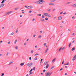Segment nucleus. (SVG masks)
<instances>
[{"label":"nucleus","mask_w":76,"mask_h":76,"mask_svg":"<svg viewBox=\"0 0 76 76\" xmlns=\"http://www.w3.org/2000/svg\"><path fill=\"white\" fill-rule=\"evenodd\" d=\"M43 15H44L45 16H47L48 17H51V15H50V14L47 13H44Z\"/></svg>","instance_id":"f257e3e1"},{"label":"nucleus","mask_w":76,"mask_h":76,"mask_svg":"<svg viewBox=\"0 0 76 76\" xmlns=\"http://www.w3.org/2000/svg\"><path fill=\"white\" fill-rule=\"evenodd\" d=\"M53 73V72H48L46 73V76H50Z\"/></svg>","instance_id":"f03ea898"},{"label":"nucleus","mask_w":76,"mask_h":76,"mask_svg":"<svg viewBox=\"0 0 76 76\" xmlns=\"http://www.w3.org/2000/svg\"><path fill=\"white\" fill-rule=\"evenodd\" d=\"M32 64V63H31L30 64H29V63H28L27 64H26V66H29V67H31Z\"/></svg>","instance_id":"7ed1b4c3"},{"label":"nucleus","mask_w":76,"mask_h":76,"mask_svg":"<svg viewBox=\"0 0 76 76\" xmlns=\"http://www.w3.org/2000/svg\"><path fill=\"white\" fill-rule=\"evenodd\" d=\"M43 2L44 3H45V1H44V0H39V3L40 4H42V3H43Z\"/></svg>","instance_id":"20e7f679"},{"label":"nucleus","mask_w":76,"mask_h":76,"mask_svg":"<svg viewBox=\"0 0 76 76\" xmlns=\"http://www.w3.org/2000/svg\"><path fill=\"white\" fill-rule=\"evenodd\" d=\"M12 13V11H10L9 12H7L6 13V15H8V14H10Z\"/></svg>","instance_id":"39448f33"},{"label":"nucleus","mask_w":76,"mask_h":76,"mask_svg":"<svg viewBox=\"0 0 76 76\" xmlns=\"http://www.w3.org/2000/svg\"><path fill=\"white\" fill-rule=\"evenodd\" d=\"M49 4L50 6H53V5H54L55 4L53 3H49Z\"/></svg>","instance_id":"423d86ee"},{"label":"nucleus","mask_w":76,"mask_h":76,"mask_svg":"<svg viewBox=\"0 0 76 76\" xmlns=\"http://www.w3.org/2000/svg\"><path fill=\"white\" fill-rule=\"evenodd\" d=\"M28 9H32V8H33V7H32V6H28Z\"/></svg>","instance_id":"0eeeda50"},{"label":"nucleus","mask_w":76,"mask_h":76,"mask_svg":"<svg viewBox=\"0 0 76 76\" xmlns=\"http://www.w3.org/2000/svg\"><path fill=\"white\" fill-rule=\"evenodd\" d=\"M76 55H75L73 57L72 60H73V61H74V60H75V59H76Z\"/></svg>","instance_id":"6e6552de"},{"label":"nucleus","mask_w":76,"mask_h":76,"mask_svg":"<svg viewBox=\"0 0 76 76\" xmlns=\"http://www.w3.org/2000/svg\"><path fill=\"white\" fill-rule=\"evenodd\" d=\"M48 63V61H46L45 63H44V64L45 65H46V64H47Z\"/></svg>","instance_id":"1a4fd4ad"},{"label":"nucleus","mask_w":76,"mask_h":76,"mask_svg":"<svg viewBox=\"0 0 76 76\" xmlns=\"http://www.w3.org/2000/svg\"><path fill=\"white\" fill-rule=\"evenodd\" d=\"M48 48H47V49L45 50V53H46L48 51Z\"/></svg>","instance_id":"9d476101"},{"label":"nucleus","mask_w":76,"mask_h":76,"mask_svg":"<svg viewBox=\"0 0 76 76\" xmlns=\"http://www.w3.org/2000/svg\"><path fill=\"white\" fill-rule=\"evenodd\" d=\"M36 4H39V0L38 1H37L35 2Z\"/></svg>","instance_id":"9b49d317"},{"label":"nucleus","mask_w":76,"mask_h":76,"mask_svg":"<svg viewBox=\"0 0 76 76\" xmlns=\"http://www.w3.org/2000/svg\"><path fill=\"white\" fill-rule=\"evenodd\" d=\"M4 5V4H1V6H0V8H1V7H3Z\"/></svg>","instance_id":"f8f14e48"},{"label":"nucleus","mask_w":76,"mask_h":76,"mask_svg":"<svg viewBox=\"0 0 76 76\" xmlns=\"http://www.w3.org/2000/svg\"><path fill=\"white\" fill-rule=\"evenodd\" d=\"M40 20L41 21V22H44V19L42 18H41Z\"/></svg>","instance_id":"ddd939ff"},{"label":"nucleus","mask_w":76,"mask_h":76,"mask_svg":"<svg viewBox=\"0 0 76 76\" xmlns=\"http://www.w3.org/2000/svg\"><path fill=\"white\" fill-rule=\"evenodd\" d=\"M72 7H76V4H74L72 5Z\"/></svg>","instance_id":"4468645a"},{"label":"nucleus","mask_w":76,"mask_h":76,"mask_svg":"<svg viewBox=\"0 0 76 76\" xmlns=\"http://www.w3.org/2000/svg\"><path fill=\"white\" fill-rule=\"evenodd\" d=\"M61 19H62V17H59L58 18V20H61Z\"/></svg>","instance_id":"2eb2a0df"},{"label":"nucleus","mask_w":76,"mask_h":76,"mask_svg":"<svg viewBox=\"0 0 76 76\" xmlns=\"http://www.w3.org/2000/svg\"><path fill=\"white\" fill-rule=\"evenodd\" d=\"M56 58H54L52 61V63H53V62H54V61H55V60H56Z\"/></svg>","instance_id":"dca6fc26"},{"label":"nucleus","mask_w":76,"mask_h":76,"mask_svg":"<svg viewBox=\"0 0 76 76\" xmlns=\"http://www.w3.org/2000/svg\"><path fill=\"white\" fill-rule=\"evenodd\" d=\"M56 0H50V2H54V1H56Z\"/></svg>","instance_id":"f3484780"},{"label":"nucleus","mask_w":76,"mask_h":76,"mask_svg":"<svg viewBox=\"0 0 76 76\" xmlns=\"http://www.w3.org/2000/svg\"><path fill=\"white\" fill-rule=\"evenodd\" d=\"M34 52V50H32L30 52V53L31 54H33Z\"/></svg>","instance_id":"a211bd4d"},{"label":"nucleus","mask_w":76,"mask_h":76,"mask_svg":"<svg viewBox=\"0 0 76 76\" xmlns=\"http://www.w3.org/2000/svg\"><path fill=\"white\" fill-rule=\"evenodd\" d=\"M49 66V64H48L46 66V69H48V67Z\"/></svg>","instance_id":"6ab92c4d"},{"label":"nucleus","mask_w":76,"mask_h":76,"mask_svg":"<svg viewBox=\"0 0 76 76\" xmlns=\"http://www.w3.org/2000/svg\"><path fill=\"white\" fill-rule=\"evenodd\" d=\"M70 2H66V4H70Z\"/></svg>","instance_id":"aec40b11"},{"label":"nucleus","mask_w":76,"mask_h":76,"mask_svg":"<svg viewBox=\"0 0 76 76\" xmlns=\"http://www.w3.org/2000/svg\"><path fill=\"white\" fill-rule=\"evenodd\" d=\"M75 50V48H73L72 49V51H74Z\"/></svg>","instance_id":"412c9836"},{"label":"nucleus","mask_w":76,"mask_h":76,"mask_svg":"<svg viewBox=\"0 0 76 76\" xmlns=\"http://www.w3.org/2000/svg\"><path fill=\"white\" fill-rule=\"evenodd\" d=\"M25 7H26V9H28L29 8V7H27V6H25Z\"/></svg>","instance_id":"4be33fe9"},{"label":"nucleus","mask_w":76,"mask_h":76,"mask_svg":"<svg viewBox=\"0 0 76 76\" xmlns=\"http://www.w3.org/2000/svg\"><path fill=\"white\" fill-rule=\"evenodd\" d=\"M16 42H17V40H15V42H14V44H16Z\"/></svg>","instance_id":"5701e85b"},{"label":"nucleus","mask_w":76,"mask_h":76,"mask_svg":"<svg viewBox=\"0 0 76 76\" xmlns=\"http://www.w3.org/2000/svg\"><path fill=\"white\" fill-rule=\"evenodd\" d=\"M37 55H39V54H38V53H36L34 55V56H37Z\"/></svg>","instance_id":"b1692460"},{"label":"nucleus","mask_w":76,"mask_h":76,"mask_svg":"<svg viewBox=\"0 0 76 76\" xmlns=\"http://www.w3.org/2000/svg\"><path fill=\"white\" fill-rule=\"evenodd\" d=\"M24 63H21L20 64V65H21V66H23V65H24Z\"/></svg>","instance_id":"393cba45"},{"label":"nucleus","mask_w":76,"mask_h":76,"mask_svg":"<svg viewBox=\"0 0 76 76\" xmlns=\"http://www.w3.org/2000/svg\"><path fill=\"white\" fill-rule=\"evenodd\" d=\"M72 45V43H70L69 45V48L70 47V46Z\"/></svg>","instance_id":"a878e982"},{"label":"nucleus","mask_w":76,"mask_h":76,"mask_svg":"<svg viewBox=\"0 0 76 76\" xmlns=\"http://www.w3.org/2000/svg\"><path fill=\"white\" fill-rule=\"evenodd\" d=\"M4 1H4V0H2V1L1 2V3L2 4H3V3H4Z\"/></svg>","instance_id":"bb28decb"},{"label":"nucleus","mask_w":76,"mask_h":76,"mask_svg":"<svg viewBox=\"0 0 76 76\" xmlns=\"http://www.w3.org/2000/svg\"><path fill=\"white\" fill-rule=\"evenodd\" d=\"M30 74L29 75H32V73H33V72H29Z\"/></svg>","instance_id":"cd10ccee"},{"label":"nucleus","mask_w":76,"mask_h":76,"mask_svg":"<svg viewBox=\"0 0 76 76\" xmlns=\"http://www.w3.org/2000/svg\"><path fill=\"white\" fill-rule=\"evenodd\" d=\"M42 15L41 14H37V16H41Z\"/></svg>","instance_id":"c85d7f7f"},{"label":"nucleus","mask_w":76,"mask_h":76,"mask_svg":"<svg viewBox=\"0 0 76 76\" xmlns=\"http://www.w3.org/2000/svg\"><path fill=\"white\" fill-rule=\"evenodd\" d=\"M42 18H45V16L44 15H42Z\"/></svg>","instance_id":"c756f323"},{"label":"nucleus","mask_w":76,"mask_h":76,"mask_svg":"<svg viewBox=\"0 0 76 76\" xmlns=\"http://www.w3.org/2000/svg\"><path fill=\"white\" fill-rule=\"evenodd\" d=\"M14 34V32H13L11 34V35H13Z\"/></svg>","instance_id":"7c9ffc66"},{"label":"nucleus","mask_w":76,"mask_h":76,"mask_svg":"<svg viewBox=\"0 0 76 76\" xmlns=\"http://www.w3.org/2000/svg\"><path fill=\"white\" fill-rule=\"evenodd\" d=\"M61 49H62V47H61V48H60L59 49V51H60V50H61Z\"/></svg>","instance_id":"2f4dec72"},{"label":"nucleus","mask_w":76,"mask_h":76,"mask_svg":"<svg viewBox=\"0 0 76 76\" xmlns=\"http://www.w3.org/2000/svg\"><path fill=\"white\" fill-rule=\"evenodd\" d=\"M18 46H16L15 47V49H16V50H18Z\"/></svg>","instance_id":"473e14b6"},{"label":"nucleus","mask_w":76,"mask_h":76,"mask_svg":"<svg viewBox=\"0 0 76 76\" xmlns=\"http://www.w3.org/2000/svg\"><path fill=\"white\" fill-rule=\"evenodd\" d=\"M65 48V47H64L62 49V50H64V49Z\"/></svg>","instance_id":"72a5a7b5"},{"label":"nucleus","mask_w":76,"mask_h":76,"mask_svg":"<svg viewBox=\"0 0 76 76\" xmlns=\"http://www.w3.org/2000/svg\"><path fill=\"white\" fill-rule=\"evenodd\" d=\"M4 74L2 73H1V76H4Z\"/></svg>","instance_id":"f704fd0d"},{"label":"nucleus","mask_w":76,"mask_h":76,"mask_svg":"<svg viewBox=\"0 0 76 76\" xmlns=\"http://www.w3.org/2000/svg\"><path fill=\"white\" fill-rule=\"evenodd\" d=\"M38 58H37L36 57L34 58V60H37Z\"/></svg>","instance_id":"c9c22d12"},{"label":"nucleus","mask_w":76,"mask_h":76,"mask_svg":"<svg viewBox=\"0 0 76 76\" xmlns=\"http://www.w3.org/2000/svg\"><path fill=\"white\" fill-rule=\"evenodd\" d=\"M32 70H33V69H31V70H30V71L29 72H32Z\"/></svg>","instance_id":"e433bc0d"},{"label":"nucleus","mask_w":76,"mask_h":76,"mask_svg":"<svg viewBox=\"0 0 76 76\" xmlns=\"http://www.w3.org/2000/svg\"><path fill=\"white\" fill-rule=\"evenodd\" d=\"M18 8H15V10H18Z\"/></svg>","instance_id":"4c0bfd02"},{"label":"nucleus","mask_w":76,"mask_h":76,"mask_svg":"<svg viewBox=\"0 0 76 76\" xmlns=\"http://www.w3.org/2000/svg\"><path fill=\"white\" fill-rule=\"evenodd\" d=\"M48 18H45V20H48Z\"/></svg>","instance_id":"58836bf2"},{"label":"nucleus","mask_w":76,"mask_h":76,"mask_svg":"<svg viewBox=\"0 0 76 76\" xmlns=\"http://www.w3.org/2000/svg\"><path fill=\"white\" fill-rule=\"evenodd\" d=\"M18 32V30H16V31H15L16 33H17Z\"/></svg>","instance_id":"ea45409f"},{"label":"nucleus","mask_w":76,"mask_h":76,"mask_svg":"<svg viewBox=\"0 0 76 76\" xmlns=\"http://www.w3.org/2000/svg\"><path fill=\"white\" fill-rule=\"evenodd\" d=\"M54 66H53V67H51L50 69L51 70L52 69H53V68H54Z\"/></svg>","instance_id":"a19ab883"},{"label":"nucleus","mask_w":76,"mask_h":76,"mask_svg":"<svg viewBox=\"0 0 76 76\" xmlns=\"http://www.w3.org/2000/svg\"><path fill=\"white\" fill-rule=\"evenodd\" d=\"M43 60V59H42L41 60V62H40V63H42V60Z\"/></svg>","instance_id":"79ce46f5"},{"label":"nucleus","mask_w":76,"mask_h":76,"mask_svg":"<svg viewBox=\"0 0 76 76\" xmlns=\"http://www.w3.org/2000/svg\"><path fill=\"white\" fill-rule=\"evenodd\" d=\"M31 12H32V11H29V12H28V13H31Z\"/></svg>","instance_id":"37998d69"},{"label":"nucleus","mask_w":76,"mask_h":76,"mask_svg":"<svg viewBox=\"0 0 76 76\" xmlns=\"http://www.w3.org/2000/svg\"><path fill=\"white\" fill-rule=\"evenodd\" d=\"M75 17L74 16H73L72 17V19H75Z\"/></svg>","instance_id":"c03bdc74"},{"label":"nucleus","mask_w":76,"mask_h":76,"mask_svg":"<svg viewBox=\"0 0 76 76\" xmlns=\"http://www.w3.org/2000/svg\"><path fill=\"white\" fill-rule=\"evenodd\" d=\"M35 69V67H33V70H34V71Z\"/></svg>","instance_id":"a18cd8bd"},{"label":"nucleus","mask_w":76,"mask_h":76,"mask_svg":"<svg viewBox=\"0 0 76 76\" xmlns=\"http://www.w3.org/2000/svg\"><path fill=\"white\" fill-rule=\"evenodd\" d=\"M41 35H39L38 36V38H41Z\"/></svg>","instance_id":"49530a36"},{"label":"nucleus","mask_w":76,"mask_h":76,"mask_svg":"<svg viewBox=\"0 0 76 76\" xmlns=\"http://www.w3.org/2000/svg\"><path fill=\"white\" fill-rule=\"evenodd\" d=\"M12 63H13V62H10L9 64H12Z\"/></svg>","instance_id":"de8ad7c7"},{"label":"nucleus","mask_w":76,"mask_h":76,"mask_svg":"<svg viewBox=\"0 0 76 76\" xmlns=\"http://www.w3.org/2000/svg\"><path fill=\"white\" fill-rule=\"evenodd\" d=\"M10 41L8 42V44H10Z\"/></svg>","instance_id":"09e8293b"},{"label":"nucleus","mask_w":76,"mask_h":76,"mask_svg":"<svg viewBox=\"0 0 76 76\" xmlns=\"http://www.w3.org/2000/svg\"><path fill=\"white\" fill-rule=\"evenodd\" d=\"M62 64H64V61H63V62L62 63Z\"/></svg>","instance_id":"8fccbe9b"},{"label":"nucleus","mask_w":76,"mask_h":76,"mask_svg":"<svg viewBox=\"0 0 76 76\" xmlns=\"http://www.w3.org/2000/svg\"><path fill=\"white\" fill-rule=\"evenodd\" d=\"M69 62H68L67 64H66V65H69Z\"/></svg>","instance_id":"3c124183"},{"label":"nucleus","mask_w":76,"mask_h":76,"mask_svg":"<svg viewBox=\"0 0 76 76\" xmlns=\"http://www.w3.org/2000/svg\"><path fill=\"white\" fill-rule=\"evenodd\" d=\"M56 17H53V19H56Z\"/></svg>","instance_id":"603ef678"},{"label":"nucleus","mask_w":76,"mask_h":76,"mask_svg":"<svg viewBox=\"0 0 76 76\" xmlns=\"http://www.w3.org/2000/svg\"><path fill=\"white\" fill-rule=\"evenodd\" d=\"M62 70H63V68H61V69H60V71H61Z\"/></svg>","instance_id":"864d4df0"},{"label":"nucleus","mask_w":76,"mask_h":76,"mask_svg":"<svg viewBox=\"0 0 76 76\" xmlns=\"http://www.w3.org/2000/svg\"><path fill=\"white\" fill-rule=\"evenodd\" d=\"M29 60H31V57H29Z\"/></svg>","instance_id":"5fc2aeb1"},{"label":"nucleus","mask_w":76,"mask_h":76,"mask_svg":"<svg viewBox=\"0 0 76 76\" xmlns=\"http://www.w3.org/2000/svg\"><path fill=\"white\" fill-rule=\"evenodd\" d=\"M8 54H9V53H7V56H8Z\"/></svg>","instance_id":"6e6d98bb"},{"label":"nucleus","mask_w":76,"mask_h":76,"mask_svg":"<svg viewBox=\"0 0 76 76\" xmlns=\"http://www.w3.org/2000/svg\"><path fill=\"white\" fill-rule=\"evenodd\" d=\"M45 72V69H44L43 70V72Z\"/></svg>","instance_id":"4d7b16f0"},{"label":"nucleus","mask_w":76,"mask_h":76,"mask_svg":"<svg viewBox=\"0 0 76 76\" xmlns=\"http://www.w3.org/2000/svg\"><path fill=\"white\" fill-rule=\"evenodd\" d=\"M75 35V33H73V34H72V35L73 36V35Z\"/></svg>","instance_id":"13d9d810"},{"label":"nucleus","mask_w":76,"mask_h":76,"mask_svg":"<svg viewBox=\"0 0 76 76\" xmlns=\"http://www.w3.org/2000/svg\"><path fill=\"white\" fill-rule=\"evenodd\" d=\"M35 36H36L35 35H33V37H35Z\"/></svg>","instance_id":"bf43d9fd"},{"label":"nucleus","mask_w":76,"mask_h":76,"mask_svg":"<svg viewBox=\"0 0 76 76\" xmlns=\"http://www.w3.org/2000/svg\"><path fill=\"white\" fill-rule=\"evenodd\" d=\"M62 13H63V12H60V14L61 15V14H62Z\"/></svg>","instance_id":"052dcab7"},{"label":"nucleus","mask_w":76,"mask_h":76,"mask_svg":"<svg viewBox=\"0 0 76 76\" xmlns=\"http://www.w3.org/2000/svg\"><path fill=\"white\" fill-rule=\"evenodd\" d=\"M37 45H36V46H35V48H37Z\"/></svg>","instance_id":"680f3d73"},{"label":"nucleus","mask_w":76,"mask_h":76,"mask_svg":"<svg viewBox=\"0 0 76 76\" xmlns=\"http://www.w3.org/2000/svg\"><path fill=\"white\" fill-rule=\"evenodd\" d=\"M26 43H25L24 44V45H26Z\"/></svg>","instance_id":"e2e57ef3"},{"label":"nucleus","mask_w":76,"mask_h":76,"mask_svg":"<svg viewBox=\"0 0 76 76\" xmlns=\"http://www.w3.org/2000/svg\"><path fill=\"white\" fill-rule=\"evenodd\" d=\"M46 45V43H44V45L45 46V45Z\"/></svg>","instance_id":"0e129e2a"},{"label":"nucleus","mask_w":76,"mask_h":76,"mask_svg":"<svg viewBox=\"0 0 76 76\" xmlns=\"http://www.w3.org/2000/svg\"><path fill=\"white\" fill-rule=\"evenodd\" d=\"M54 10H55V9H54L53 10V11H54Z\"/></svg>","instance_id":"69168bd1"},{"label":"nucleus","mask_w":76,"mask_h":76,"mask_svg":"<svg viewBox=\"0 0 76 76\" xmlns=\"http://www.w3.org/2000/svg\"><path fill=\"white\" fill-rule=\"evenodd\" d=\"M67 73H65V75H67Z\"/></svg>","instance_id":"338daca9"},{"label":"nucleus","mask_w":76,"mask_h":76,"mask_svg":"<svg viewBox=\"0 0 76 76\" xmlns=\"http://www.w3.org/2000/svg\"><path fill=\"white\" fill-rule=\"evenodd\" d=\"M74 73H75V74H76V72H74Z\"/></svg>","instance_id":"774afa93"}]
</instances>
